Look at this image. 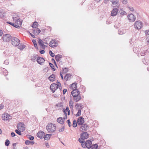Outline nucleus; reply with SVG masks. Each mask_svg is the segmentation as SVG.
Listing matches in <instances>:
<instances>
[{"instance_id":"obj_1","label":"nucleus","mask_w":149,"mask_h":149,"mask_svg":"<svg viewBox=\"0 0 149 149\" xmlns=\"http://www.w3.org/2000/svg\"><path fill=\"white\" fill-rule=\"evenodd\" d=\"M46 129L49 132H53L56 130V127L55 124L51 123L47 125Z\"/></svg>"},{"instance_id":"obj_2","label":"nucleus","mask_w":149,"mask_h":149,"mask_svg":"<svg viewBox=\"0 0 149 149\" xmlns=\"http://www.w3.org/2000/svg\"><path fill=\"white\" fill-rule=\"evenodd\" d=\"M11 43L12 44L15 46H18L19 44L20 40L17 38L15 37H13L11 38Z\"/></svg>"},{"instance_id":"obj_3","label":"nucleus","mask_w":149,"mask_h":149,"mask_svg":"<svg viewBox=\"0 0 149 149\" xmlns=\"http://www.w3.org/2000/svg\"><path fill=\"white\" fill-rule=\"evenodd\" d=\"M143 26L142 23L140 21H136L134 24V27L136 29H140Z\"/></svg>"},{"instance_id":"obj_4","label":"nucleus","mask_w":149,"mask_h":149,"mask_svg":"<svg viewBox=\"0 0 149 149\" xmlns=\"http://www.w3.org/2000/svg\"><path fill=\"white\" fill-rule=\"evenodd\" d=\"M12 38V37L9 34H4L2 37L3 41L6 42H8Z\"/></svg>"},{"instance_id":"obj_5","label":"nucleus","mask_w":149,"mask_h":149,"mask_svg":"<svg viewBox=\"0 0 149 149\" xmlns=\"http://www.w3.org/2000/svg\"><path fill=\"white\" fill-rule=\"evenodd\" d=\"M17 129L20 131H24L25 129V126L22 123H19L17 125Z\"/></svg>"},{"instance_id":"obj_6","label":"nucleus","mask_w":149,"mask_h":149,"mask_svg":"<svg viewBox=\"0 0 149 149\" xmlns=\"http://www.w3.org/2000/svg\"><path fill=\"white\" fill-rule=\"evenodd\" d=\"M82 147L85 148V147L88 148H90L92 146V143L91 141L89 140H87L85 143V145L84 144H81Z\"/></svg>"},{"instance_id":"obj_7","label":"nucleus","mask_w":149,"mask_h":149,"mask_svg":"<svg viewBox=\"0 0 149 149\" xmlns=\"http://www.w3.org/2000/svg\"><path fill=\"white\" fill-rule=\"evenodd\" d=\"M67 118V116H65L64 118L59 117L57 118V121L59 123L63 125L64 123L65 120Z\"/></svg>"},{"instance_id":"obj_8","label":"nucleus","mask_w":149,"mask_h":149,"mask_svg":"<svg viewBox=\"0 0 149 149\" xmlns=\"http://www.w3.org/2000/svg\"><path fill=\"white\" fill-rule=\"evenodd\" d=\"M88 126L86 124H84L82 125L80 128V130L81 132L86 131L88 129Z\"/></svg>"},{"instance_id":"obj_9","label":"nucleus","mask_w":149,"mask_h":149,"mask_svg":"<svg viewBox=\"0 0 149 149\" xmlns=\"http://www.w3.org/2000/svg\"><path fill=\"white\" fill-rule=\"evenodd\" d=\"M61 84H51L50 88L53 93L58 88V87Z\"/></svg>"},{"instance_id":"obj_10","label":"nucleus","mask_w":149,"mask_h":149,"mask_svg":"<svg viewBox=\"0 0 149 149\" xmlns=\"http://www.w3.org/2000/svg\"><path fill=\"white\" fill-rule=\"evenodd\" d=\"M84 118L82 117H79L77 120V123L78 125H80L84 123Z\"/></svg>"},{"instance_id":"obj_11","label":"nucleus","mask_w":149,"mask_h":149,"mask_svg":"<svg viewBox=\"0 0 149 149\" xmlns=\"http://www.w3.org/2000/svg\"><path fill=\"white\" fill-rule=\"evenodd\" d=\"M71 94L73 97L80 95L79 91L78 89L73 90L71 92Z\"/></svg>"},{"instance_id":"obj_12","label":"nucleus","mask_w":149,"mask_h":149,"mask_svg":"<svg viewBox=\"0 0 149 149\" xmlns=\"http://www.w3.org/2000/svg\"><path fill=\"white\" fill-rule=\"evenodd\" d=\"M22 24V22L19 19H17V21L15 23V27L17 28H19Z\"/></svg>"},{"instance_id":"obj_13","label":"nucleus","mask_w":149,"mask_h":149,"mask_svg":"<svg viewBox=\"0 0 149 149\" xmlns=\"http://www.w3.org/2000/svg\"><path fill=\"white\" fill-rule=\"evenodd\" d=\"M127 17L130 22H134L135 20V17L132 14L128 15Z\"/></svg>"},{"instance_id":"obj_14","label":"nucleus","mask_w":149,"mask_h":149,"mask_svg":"<svg viewBox=\"0 0 149 149\" xmlns=\"http://www.w3.org/2000/svg\"><path fill=\"white\" fill-rule=\"evenodd\" d=\"M118 11V9L117 8H113L111 11V15L112 16H115L117 14Z\"/></svg>"},{"instance_id":"obj_15","label":"nucleus","mask_w":149,"mask_h":149,"mask_svg":"<svg viewBox=\"0 0 149 149\" xmlns=\"http://www.w3.org/2000/svg\"><path fill=\"white\" fill-rule=\"evenodd\" d=\"M36 61L38 63L41 65L44 62L45 60L42 57H38Z\"/></svg>"},{"instance_id":"obj_16","label":"nucleus","mask_w":149,"mask_h":149,"mask_svg":"<svg viewBox=\"0 0 149 149\" xmlns=\"http://www.w3.org/2000/svg\"><path fill=\"white\" fill-rule=\"evenodd\" d=\"M58 44L55 42V41L52 40L50 42L49 46L52 47H56L57 46Z\"/></svg>"},{"instance_id":"obj_17","label":"nucleus","mask_w":149,"mask_h":149,"mask_svg":"<svg viewBox=\"0 0 149 149\" xmlns=\"http://www.w3.org/2000/svg\"><path fill=\"white\" fill-rule=\"evenodd\" d=\"M89 134L87 132H85L81 134V137L84 139L88 138Z\"/></svg>"},{"instance_id":"obj_18","label":"nucleus","mask_w":149,"mask_h":149,"mask_svg":"<svg viewBox=\"0 0 149 149\" xmlns=\"http://www.w3.org/2000/svg\"><path fill=\"white\" fill-rule=\"evenodd\" d=\"M45 135V133L42 131H40L37 134V136L40 139L43 138Z\"/></svg>"},{"instance_id":"obj_19","label":"nucleus","mask_w":149,"mask_h":149,"mask_svg":"<svg viewBox=\"0 0 149 149\" xmlns=\"http://www.w3.org/2000/svg\"><path fill=\"white\" fill-rule=\"evenodd\" d=\"M81 99V96L80 95L73 97V100L76 102H78Z\"/></svg>"},{"instance_id":"obj_20","label":"nucleus","mask_w":149,"mask_h":149,"mask_svg":"<svg viewBox=\"0 0 149 149\" xmlns=\"http://www.w3.org/2000/svg\"><path fill=\"white\" fill-rule=\"evenodd\" d=\"M63 112L64 113L65 116H67V112H68V114L69 115L70 113V111L69 110V108L67 107L65 110L63 109Z\"/></svg>"},{"instance_id":"obj_21","label":"nucleus","mask_w":149,"mask_h":149,"mask_svg":"<svg viewBox=\"0 0 149 149\" xmlns=\"http://www.w3.org/2000/svg\"><path fill=\"white\" fill-rule=\"evenodd\" d=\"M1 72L5 76H7L8 73V72L7 70L4 68H3L1 69Z\"/></svg>"},{"instance_id":"obj_22","label":"nucleus","mask_w":149,"mask_h":149,"mask_svg":"<svg viewBox=\"0 0 149 149\" xmlns=\"http://www.w3.org/2000/svg\"><path fill=\"white\" fill-rule=\"evenodd\" d=\"M2 119L4 120H7L9 119V115L8 114H4L2 117Z\"/></svg>"},{"instance_id":"obj_23","label":"nucleus","mask_w":149,"mask_h":149,"mask_svg":"<svg viewBox=\"0 0 149 149\" xmlns=\"http://www.w3.org/2000/svg\"><path fill=\"white\" fill-rule=\"evenodd\" d=\"M71 75L70 74H67L64 77V79L66 81L70 80L71 78Z\"/></svg>"},{"instance_id":"obj_24","label":"nucleus","mask_w":149,"mask_h":149,"mask_svg":"<svg viewBox=\"0 0 149 149\" xmlns=\"http://www.w3.org/2000/svg\"><path fill=\"white\" fill-rule=\"evenodd\" d=\"M62 57V55L59 54L55 56V58L57 62H59L60 61V59Z\"/></svg>"},{"instance_id":"obj_25","label":"nucleus","mask_w":149,"mask_h":149,"mask_svg":"<svg viewBox=\"0 0 149 149\" xmlns=\"http://www.w3.org/2000/svg\"><path fill=\"white\" fill-rule=\"evenodd\" d=\"M74 102L72 100H70L69 102V105L71 109H73L74 107Z\"/></svg>"},{"instance_id":"obj_26","label":"nucleus","mask_w":149,"mask_h":149,"mask_svg":"<svg viewBox=\"0 0 149 149\" xmlns=\"http://www.w3.org/2000/svg\"><path fill=\"white\" fill-rule=\"evenodd\" d=\"M39 45L42 47L43 49H44L45 48V45L43 44V42L42 40L40 39H39V41H38Z\"/></svg>"},{"instance_id":"obj_27","label":"nucleus","mask_w":149,"mask_h":149,"mask_svg":"<svg viewBox=\"0 0 149 149\" xmlns=\"http://www.w3.org/2000/svg\"><path fill=\"white\" fill-rule=\"evenodd\" d=\"M52 134H47L45 135L44 138L45 140H48L50 138Z\"/></svg>"},{"instance_id":"obj_28","label":"nucleus","mask_w":149,"mask_h":149,"mask_svg":"<svg viewBox=\"0 0 149 149\" xmlns=\"http://www.w3.org/2000/svg\"><path fill=\"white\" fill-rule=\"evenodd\" d=\"M38 56L37 55H33L32 56L31 58V60L33 62H35L37 60V59L38 57Z\"/></svg>"},{"instance_id":"obj_29","label":"nucleus","mask_w":149,"mask_h":149,"mask_svg":"<svg viewBox=\"0 0 149 149\" xmlns=\"http://www.w3.org/2000/svg\"><path fill=\"white\" fill-rule=\"evenodd\" d=\"M55 77V75L52 74L49 77V79L50 81H54Z\"/></svg>"},{"instance_id":"obj_30","label":"nucleus","mask_w":149,"mask_h":149,"mask_svg":"<svg viewBox=\"0 0 149 149\" xmlns=\"http://www.w3.org/2000/svg\"><path fill=\"white\" fill-rule=\"evenodd\" d=\"M77 84H71V88L73 90L77 89Z\"/></svg>"},{"instance_id":"obj_31","label":"nucleus","mask_w":149,"mask_h":149,"mask_svg":"<svg viewBox=\"0 0 149 149\" xmlns=\"http://www.w3.org/2000/svg\"><path fill=\"white\" fill-rule=\"evenodd\" d=\"M38 25V23L37 22H35L33 23L32 26L33 28H36Z\"/></svg>"},{"instance_id":"obj_32","label":"nucleus","mask_w":149,"mask_h":149,"mask_svg":"<svg viewBox=\"0 0 149 149\" xmlns=\"http://www.w3.org/2000/svg\"><path fill=\"white\" fill-rule=\"evenodd\" d=\"M63 73H66L68 71V68H62Z\"/></svg>"},{"instance_id":"obj_33","label":"nucleus","mask_w":149,"mask_h":149,"mask_svg":"<svg viewBox=\"0 0 149 149\" xmlns=\"http://www.w3.org/2000/svg\"><path fill=\"white\" fill-rule=\"evenodd\" d=\"M77 122L75 120H74L72 124V126L73 127H77Z\"/></svg>"},{"instance_id":"obj_34","label":"nucleus","mask_w":149,"mask_h":149,"mask_svg":"<svg viewBox=\"0 0 149 149\" xmlns=\"http://www.w3.org/2000/svg\"><path fill=\"white\" fill-rule=\"evenodd\" d=\"M32 42L34 45L35 47L36 48H38L37 45L36 40H35L33 39L32 40Z\"/></svg>"},{"instance_id":"obj_35","label":"nucleus","mask_w":149,"mask_h":149,"mask_svg":"<svg viewBox=\"0 0 149 149\" xmlns=\"http://www.w3.org/2000/svg\"><path fill=\"white\" fill-rule=\"evenodd\" d=\"M120 14L122 15H125L126 14V13L122 10H120Z\"/></svg>"},{"instance_id":"obj_36","label":"nucleus","mask_w":149,"mask_h":149,"mask_svg":"<svg viewBox=\"0 0 149 149\" xmlns=\"http://www.w3.org/2000/svg\"><path fill=\"white\" fill-rule=\"evenodd\" d=\"M82 105L81 103H77L76 104L75 107L76 108H78L79 107L80 108L82 106Z\"/></svg>"},{"instance_id":"obj_37","label":"nucleus","mask_w":149,"mask_h":149,"mask_svg":"<svg viewBox=\"0 0 149 149\" xmlns=\"http://www.w3.org/2000/svg\"><path fill=\"white\" fill-rule=\"evenodd\" d=\"M18 46L19 48L21 50H22L25 47V45H22L21 46H20L19 45Z\"/></svg>"},{"instance_id":"obj_38","label":"nucleus","mask_w":149,"mask_h":149,"mask_svg":"<svg viewBox=\"0 0 149 149\" xmlns=\"http://www.w3.org/2000/svg\"><path fill=\"white\" fill-rule=\"evenodd\" d=\"M81 110L79 109L78 110V111L77 113V114H76V116H79L81 115Z\"/></svg>"},{"instance_id":"obj_39","label":"nucleus","mask_w":149,"mask_h":149,"mask_svg":"<svg viewBox=\"0 0 149 149\" xmlns=\"http://www.w3.org/2000/svg\"><path fill=\"white\" fill-rule=\"evenodd\" d=\"M49 65L50 66V67H51V68L54 71H55L56 70H55V68H54V65L52 63H49Z\"/></svg>"},{"instance_id":"obj_40","label":"nucleus","mask_w":149,"mask_h":149,"mask_svg":"<svg viewBox=\"0 0 149 149\" xmlns=\"http://www.w3.org/2000/svg\"><path fill=\"white\" fill-rule=\"evenodd\" d=\"M10 143V142L9 141L8 139H7L6 140L5 143V146H8L9 145Z\"/></svg>"},{"instance_id":"obj_41","label":"nucleus","mask_w":149,"mask_h":149,"mask_svg":"<svg viewBox=\"0 0 149 149\" xmlns=\"http://www.w3.org/2000/svg\"><path fill=\"white\" fill-rule=\"evenodd\" d=\"M35 31L36 32L35 33H36L38 35L41 32V31L38 28H37L36 31Z\"/></svg>"},{"instance_id":"obj_42","label":"nucleus","mask_w":149,"mask_h":149,"mask_svg":"<svg viewBox=\"0 0 149 149\" xmlns=\"http://www.w3.org/2000/svg\"><path fill=\"white\" fill-rule=\"evenodd\" d=\"M92 149H97L98 146L97 144H95L92 146Z\"/></svg>"},{"instance_id":"obj_43","label":"nucleus","mask_w":149,"mask_h":149,"mask_svg":"<svg viewBox=\"0 0 149 149\" xmlns=\"http://www.w3.org/2000/svg\"><path fill=\"white\" fill-rule=\"evenodd\" d=\"M84 139L81 138H79V141L80 143H84Z\"/></svg>"},{"instance_id":"obj_44","label":"nucleus","mask_w":149,"mask_h":149,"mask_svg":"<svg viewBox=\"0 0 149 149\" xmlns=\"http://www.w3.org/2000/svg\"><path fill=\"white\" fill-rule=\"evenodd\" d=\"M15 132L18 135H21L22 134V133H21V132H22V131H20L19 130H16L15 131Z\"/></svg>"},{"instance_id":"obj_45","label":"nucleus","mask_w":149,"mask_h":149,"mask_svg":"<svg viewBox=\"0 0 149 149\" xmlns=\"http://www.w3.org/2000/svg\"><path fill=\"white\" fill-rule=\"evenodd\" d=\"M49 54L52 57H54L55 56L54 54L51 50L49 51Z\"/></svg>"},{"instance_id":"obj_46","label":"nucleus","mask_w":149,"mask_h":149,"mask_svg":"<svg viewBox=\"0 0 149 149\" xmlns=\"http://www.w3.org/2000/svg\"><path fill=\"white\" fill-rule=\"evenodd\" d=\"M7 23L8 24L13 26L14 27H15V23H12V22H7Z\"/></svg>"},{"instance_id":"obj_47","label":"nucleus","mask_w":149,"mask_h":149,"mask_svg":"<svg viewBox=\"0 0 149 149\" xmlns=\"http://www.w3.org/2000/svg\"><path fill=\"white\" fill-rule=\"evenodd\" d=\"M3 11L0 10V17H3Z\"/></svg>"},{"instance_id":"obj_48","label":"nucleus","mask_w":149,"mask_h":149,"mask_svg":"<svg viewBox=\"0 0 149 149\" xmlns=\"http://www.w3.org/2000/svg\"><path fill=\"white\" fill-rule=\"evenodd\" d=\"M28 138L31 140H32L34 139L33 137L30 135L28 136Z\"/></svg>"},{"instance_id":"obj_49","label":"nucleus","mask_w":149,"mask_h":149,"mask_svg":"<svg viewBox=\"0 0 149 149\" xmlns=\"http://www.w3.org/2000/svg\"><path fill=\"white\" fill-rule=\"evenodd\" d=\"M118 3H119L118 1H113L112 3V4L113 5H116L117 4H118Z\"/></svg>"},{"instance_id":"obj_50","label":"nucleus","mask_w":149,"mask_h":149,"mask_svg":"<svg viewBox=\"0 0 149 149\" xmlns=\"http://www.w3.org/2000/svg\"><path fill=\"white\" fill-rule=\"evenodd\" d=\"M116 5V6H113V7H115V8H118L120 6V4L119 3Z\"/></svg>"},{"instance_id":"obj_51","label":"nucleus","mask_w":149,"mask_h":149,"mask_svg":"<svg viewBox=\"0 0 149 149\" xmlns=\"http://www.w3.org/2000/svg\"><path fill=\"white\" fill-rule=\"evenodd\" d=\"M118 33L120 35H122L124 33L123 32H122L121 30H119L118 31Z\"/></svg>"},{"instance_id":"obj_52","label":"nucleus","mask_w":149,"mask_h":149,"mask_svg":"<svg viewBox=\"0 0 149 149\" xmlns=\"http://www.w3.org/2000/svg\"><path fill=\"white\" fill-rule=\"evenodd\" d=\"M9 63V61L8 60H6L4 61V64L6 65H8Z\"/></svg>"},{"instance_id":"obj_53","label":"nucleus","mask_w":149,"mask_h":149,"mask_svg":"<svg viewBox=\"0 0 149 149\" xmlns=\"http://www.w3.org/2000/svg\"><path fill=\"white\" fill-rule=\"evenodd\" d=\"M67 123H68V125L70 127L71 126V123L70 121V120H67Z\"/></svg>"},{"instance_id":"obj_54","label":"nucleus","mask_w":149,"mask_h":149,"mask_svg":"<svg viewBox=\"0 0 149 149\" xmlns=\"http://www.w3.org/2000/svg\"><path fill=\"white\" fill-rule=\"evenodd\" d=\"M122 3L123 4H126L127 3V0H123Z\"/></svg>"},{"instance_id":"obj_55","label":"nucleus","mask_w":149,"mask_h":149,"mask_svg":"<svg viewBox=\"0 0 149 149\" xmlns=\"http://www.w3.org/2000/svg\"><path fill=\"white\" fill-rule=\"evenodd\" d=\"M145 55V52H142L141 53V56H144Z\"/></svg>"},{"instance_id":"obj_56","label":"nucleus","mask_w":149,"mask_h":149,"mask_svg":"<svg viewBox=\"0 0 149 149\" xmlns=\"http://www.w3.org/2000/svg\"><path fill=\"white\" fill-rule=\"evenodd\" d=\"M129 10L131 11H133L134 10L133 8L132 7H129Z\"/></svg>"},{"instance_id":"obj_57","label":"nucleus","mask_w":149,"mask_h":149,"mask_svg":"<svg viewBox=\"0 0 149 149\" xmlns=\"http://www.w3.org/2000/svg\"><path fill=\"white\" fill-rule=\"evenodd\" d=\"M45 51L44 50H42L40 51V52L41 54H43L45 53Z\"/></svg>"},{"instance_id":"obj_58","label":"nucleus","mask_w":149,"mask_h":149,"mask_svg":"<svg viewBox=\"0 0 149 149\" xmlns=\"http://www.w3.org/2000/svg\"><path fill=\"white\" fill-rule=\"evenodd\" d=\"M11 136L12 137H14L15 136V134L14 132H12L11 133Z\"/></svg>"},{"instance_id":"obj_59","label":"nucleus","mask_w":149,"mask_h":149,"mask_svg":"<svg viewBox=\"0 0 149 149\" xmlns=\"http://www.w3.org/2000/svg\"><path fill=\"white\" fill-rule=\"evenodd\" d=\"M4 107V106L3 104H0V110L2 109Z\"/></svg>"},{"instance_id":"obj_60","label":"nucleus","mask_w":149,"mask_h":149,"mask_svg":"<svg viewBox=\"0 0 149 149\" xmlns=\"http://www.w3.org/2000/svg\"><path fill=\"white\" fill-rule=\"evenodd\" d=\"M146 35H149V30H147L146 31Z\"/></svg>"},{"instance_id":"obj_61","label":"nucleus","mask_w":149,"mask_h":149,"mask_svg":"<svg viewBox=\"0 0 149 149\" xmlns=\"http://www.w3.org/2000/svg\"><path fill=\"white\" fill-rule=\"evenodd\" d=\"M67 91V90L66 89H65L63 90V94H65L66 92Z\"/></svg>"},{"instance_id":"obj_62","label":"nucleus","mask_w":149,"mask_h":149,"mask_svg":"<svg viewBox=\"0 0 149 149\" xmlns=\"http://www.w3.org/2000/svg\"><path fill=\"white\" fill-rule=\"evenodd\" d=\"M3 34V32L0 29V36H1Z\"/></svg>"},{"instance_id":"obj_63","label":"nucleus","mask_w":149,"mask_h":149,"mask_svg":"<svg viewBox=\"0 0 149 149\" xmlns=\"http://www.w3.org/2000/svg\"><path fill=\"white\" fill-rule=\"evenodd\" d=\"M58 62V63L59 64H61V65H62L63 64V62H62V61H59Z\"/></svg>"},{"instance_id":"obj_64","label":"nucleus","mask_w":149,"mask_h":149,"mask_svg":"<svg viewBox=\"0 0 149 149\" xmlns=\"http://www.w3.org/2000/svg\"><path fill=\"white\" fill-rule=\"evenodd\" d=\"M30 142V141H25V143L26 144H28Z\"/></svg>"}]
</instances>
